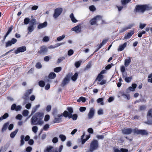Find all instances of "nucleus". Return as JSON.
Returning <instances> with one entry per match:
<instances>
[{
    "label": "nucleus",
    "instance_id": "f257e3e1",
    "mask_svg": "<svg viewBox=\"0 0 152 152\" xmlns=\"http://www.w3.org/2000/svg\"><path fill=\"white\" fill-rule=\"evenodd\" d=\"M43 117V113L40 112L36 113L31 120V124L32 125H42L44 124L42 120Z\"/></svg>",
    "mask_w": 152,
    "mask_h": 152
},
{
    "label": "nucleus",
    "instance_id": "f03ea898",
    "mask_svg": "<svg viewBox=\"0 0 152 152\" xmlns=\"http://www.w3.org/2000/svg\"><path fill=\"white\" fill-rule=\"evenodd\" d=\"M152 8L148 5H142L136 6L135 9L136 12H143L145 10H149Z\"/></svg>",
    "mask_w": 152,
    "mask_h": 152
},
{
    "label": "nucleus",
    "instance_id": "7ed1b4c3",
    "mask_svg": "<svg viewBox=\"0 0 152 152\" xmlns=\"http://www.w3.org/2000/svg\"><path fill=\"white\" fill-rule=\"evenodd\" d=\"M99 147L98 141L96 140H92L90 144L89 151L87 152H92L93 151L97 149Z\"/></svg>",
    "mask_w": 152,
    "mask_h": 152
},
{
    "label": "nucleus",
    "instance_id": "20e7f679",
    "mask_svg": "<svg viewBox=\"0 0 152 152\" xmlns=\"http://www.w3.org/2000/svg\"><path fill=\"white\" fill-rule=\"evenodd\" d=\"M99 21H101L102 22H103L102 17L100 16L97 15L92 19L90 21V23L91 25H94L96 24Z\"/></svg>",
    "mask_w": 152,
    "mask_h": 152
},
{
    "label": "nucleus",
    "instance_id": "39448f33",
    "mask_svg": "<svg viewBox=\"0 0 152 152\" xmlns=\"http://www.w3.org/2000/svg\"><path fill=\"white\" fill-rule=\"evenodd\" d=\"M63 11V8L61 7L57 8L55 9L53 15V18L55 19H57L61 14Z\"/></svg>",
    "mask_w": 152,
    "mask_h": 152
},
{
    "label": "nucleus",
    "instance_id": "423d86ee",
    "mask_svg": "<svg viewBox=\"0 0 152 152\" xmlns=\"http://www.w3.org/2000/svg\"><path fill=\"white\" fill-rule=\"evenodd\" d=\"M133 133L142 135H147L148 134L147 132L145 130H138L136 129H133Z\"/></svg>",
    "mask_w": 152,
    "mask_h": 152
},
{
    "label": "nucleus",
    "instance_id": "0eeeda50",
    "mask_svg": "<svg viewBox=\"0 0 152 152\" xmlns=\"http://www.w3.org/2000/svg\"><path fill=\"white\" fill-rule=\"evenodd\" d=\"M70 75H68L66 76L62 81L61 84V86L63 87L69 83L70 80Z\"/></svg>",
    "mask_w": 152,
    "mask_h": 152
},
{
    "label": "nucleus",
    "instance_id": "6e6552de",
    "mask_svg": "<svg viewBox=\"0 0 152 152\" xmlns=\"http://www.w3.org/2000/svg\"><path fill=\"white\" fill-rule=\"evenodd\" d=\"M48 51V48L45 46H41L40 49V50L38 52V53L40 54H45L47 53Z\"/></svg>",
    "mask_w": 152,
    "mask_h": 152
},
{
    "label": "nucleus",
    "instance_id": "1a4fd4ad",
    "mask_svg": "<svg viewBox=\"0 0 152 152\" xmlns=\"http://www.w3.org/2000/svg\"><path fill=\"white\" fill-rule=\"evenodd\" d=\"M17 41V40L14 38H12L11 40L7 41L6 43V47L11 46L12 45L15 44Z\"/></svg>",
    "mask_w": 152,
    "mask_h": 152
},
{
    "label": "nucleus",
    "instance_id": "9d476101",
    "mask_svg": "<svg viewBox=\"0 0 152 152\" xmlns=\"http://www.w3.org/2000/svg\"><path fill=\"white\" fill-rule=\"evenodd\" d=\"M122 132L124 134H129L132 132H133V129L131 128H124L122 129Z\"/></svg>",
    "mask_w": 152,
    "mask_h": 152
},
{
    "label": "nucleus",
    "instance_id": "9b49d317",
    "mask_svg": "<svg viewBox=\"0 0 152 152\" xmlns=\"http://www.w3.org/2000/svg\"><path fill=\"white\" fill-rule=\"evenodd\" d=\"M22 108V107L20 105L16 106L15 104H13L11 106V109L12 110H15L16 111L20 110Z\"/></svg>",
    "mask_w": 152,
    "mask_h": 152
},
{
    "label": "nucleus",
    "instance_id": "f8f14e48",
    "mask_svg": "<svg viewBox=\"0 0 152 152\" xmlns=\"http://www.w3.org/2000/svg\"><path fill=\"white\" fill-rule=\"evenodd\" d=\"M26 50V47L25 46L20 47L15 51V53L16 54H18L20 52H23Z\"/></svg>",
    "mask_w": 152,
    "mask_h": 152
},
{
    "label": "nucleus",
    "instance_id": "ddd939ff",
    "mask_svg": "<svg viewBox=\"0 0 152 152\" xmlns=\"http://www.w3.org/2000/svg\"><path fill=\"white\" fill-rule=\"evenodd\" d=\"M95 113V110L93 108H91L88 114V118L91 119L93 117Z\"/></svg>",
    "mask_w": 152,
    "mask_h": 152
},
{
    "label": "nucleus",
    "instance_id": "4468645a",
    "mask_svg": "<svg viewBox=\"0 0 152 152\" xmlns=\"http://www.w3.org/2000/svg\"><path fill=\"white\" fill-rule=\"evenodd\" d=\"M72 31L77 33L80 32L81 31V26L80 25L77 26L72 28Z\"/></svg>",
    "mask_w": 152,
    "mask_h": 152
},
{
    "label": "nucleus",
    "instance_id": "2eb2a0df",
    "mask_svg": "<svg viewBox=\"0 0 152 152\" xmlns=\"http://www.w3.org/2000/svg\"><path fill=\"white\" fill-rule=\"evenodd\" d=\"M127 45V42H125L123 44L120 45L118 48V51H121L124 50L126 47Z\"/></svg>",
    "mask_w": 152,
    "mask_h": 152
},
{
    "label": "nucleus",
    "instance_id": "dca6fc26",
    "mask_svg": "<svg viewBox=\"0 0 152 152\" xmlns=\"http://www.w3.org/2000/svg\"><path fill=\"white\" fill-rule=\"evenodd\" d=\"M63 116L62 114H58L57 115V117H55L54 118V122L55 123H59L61 121V117Z\"/></svg>",
    "mask_w": 152,
    "mask_h": 152
},
{
    "label": "nucleus",
    "instance_id": "f3484780",
    "mask_svg": "<svg viewBox=\"0 0 152 152\" xmlns=\"http://www.w3.org/2000/svg\"><path fill=\"white\" fill-rule=\"evenodd\" d=\"M134 31H132L130 32H129L127 34H125V36L123 39H127L130 38L134 34Z\"/></svg>",
    "mask_w": 152,
    "mask_h": 152
},
{
    "label": "nucleus",
    "instance_id": "a211bd4d",
    "mask_svg": "<svg viewBox=\"0 0 152 152\" xmlns=\"http://www.w3.org/2000/svg\"><path fill=\"white\" fill-rule=\"evenodd\" d=\"M147 118L148 121L152 120V109H150L148 112Z\"/></svg>",
    "mask_w": 152,
    "mask_h": 152
},
{
    "label": "nucleus",
    "instance_id": "6ab92c4d",
    "mask_svg": "<svg viewBox=\"0 0 152 152\" xmlns=\"http://www.w3.org/2000/svg\"><path fill=\"white\" fill-rule=\"evenodd\" d=\"M47 26V23L46 22H45L39 24L37 28L38 29H41L45 28Z\"/></svg>",
    "mask_w": 152,
    "mask_h": 152
},
{
    "label": "nucleus",
    "instance_id": "aec40b11",
    "mask_svg": "<svg viewBox=\"0 0 152 152\" xmlns=\"http://www.w3.org/2000/svg\"><path fill=\"white\" fill-rule=\"evenodd\" d=\"M128 151L127 149L124 148H121L120 150L117 148L114 149V152H127Z\"/></svg>",
    "mask_w": 152,
    "mask_h": 152
},
{
    "label": "nucleus",
    "instance_id": "412c9836",
    "mask_svg": "<svg viewBox=\"0 0 152 152\" xmlns=\"http://www.w3.org/2000/svg\"><path fill=\"white\" fill-rule=\"evenodd\" d=\"M9 125V123L7 122L4 124L1 129V132H3L5 131L7 129Z\"/></svg>",
    "mask_w": 152,
    "mask_h": 152
},
{
    "label": "nucleus",
    "instance_id": "4be33fe9",
    "mask_svg": "<svg viewBox=\"0 0 152 152\" xmlns=\"http://www.w3.org/2000/svg\"><path fill=\"white\" fill-rule=\"evenodd\" d=\"M53 147L51 146H49L47 147L44 149V152H52Z\"/></svg>",
    "mask_w": 152,
    "mask_h": 152
},
{
    "label": "nucleus",
    "instance_id": "5701e85b",
    "mask_svg": "<svg viewBox=\"0 0 152 152\" xmlns=\"http://www.w3.org/2000/svg\"><path fill=\"white\" fill-rule=\"evenodd\" d=\"M131 61V59L130 57H128V58L125 60L124 61V65L125 66L127 67L129 65Z\"/></svg>",
    "mask_w": 152,
    "mask_h": 152
},
{
    "label": "nucleus",
    "instance_id": "b1692460",
    "mask_svg": "<svg viewBox=\"0 0 152 152\" xmlns=\"http://www.w3.org/2000/svg\"><path fill=\"white\" fill-rule=\"evenodd\" d=\"M34 26L29 25V26L27 28V30L28 31V34H30L34 31Z\"/></svg>",
    "mask_w": 152,
    "mask_h": 152
},
{
    "label": "nucleus",
    "instance_id": "393cba45",
    "mask_svg": "<svg viewBox=\"0 0 152 152\" xmlns=\"http://www.w3.org/2000/svg\"><path fill=\"white\" fill-rule=\"evenodd\" d=\"M70 17L71 20L73 23H76L77 22V20L75 19L73 13H71L70 14Z\"/></svg>",
    "mask_w": 152,
    "mask_h": 152
},
{
    "label": "nucleus",
    "instance_id": "a878e982",
    "mask_svg": "<svg viewBox=\"0 0 152 152\" xmlns=\"http://www.w3.org/2000/svg\"><path fill=\"white\" fill-rule=\"evenodd\" d=\"M40 106V105L39 104H38L36 105L34 107L32 110L31 114H33L37 110V109L39 108Z\"/></svg>",
    "mask_w": 152,
    "mask_h": 152
},
{
    "label": "nucleus",
    "instance_id": "bb28decb",
    "mask_svg": "<svg viewBox=\"0 0 152 152\" xmlns=\"http://www.w3.org/2000/svg\"><path fill=\"white\" fill-rule=\"evenodd\" d=\"M63 116H64L65 117H68L69 118H72V116L70 115V114L67 111H65L62 114Z\"/></svg>",
    "mask_w": 152,
    "mask_h": 152
},
{
    "label": "nucleus",
    "instance_id": "cd10ccee",
    "mask_svg": "<svg viewBox=\"0 0 152 152\" xmlns=\"http://www.w3.org/2000/svg\"><path fill=\"white\" fill-rule=\"evenodd\" d=\"M137 85L134 83L132 85V86L129 87V89L131 91H134L135 90V89L136 88Z\"/></svg>",
    "mask_w": 152,
    "mask_h": 152
},
{
    "label": "nucleus",
    "instance_id": "c85d7f7f",
    "mask_svg": "<svg viewBox=\"0 0 152 152\" xmlns=\"http://www.w3.org/2000/svg\"><path fill=\"white\" fill-rule=\"evenodd\" d=\"M103 78V76L102 75H100L99 74L98 75V76L97 77L96 79L94 82L96 81L97 80L98 81V82H100L101 81V80H102Z\"/></svg>",
    "mask_w": 152,
    "mask_h": 152
},
{
    "label": "nucleus",
    "instance_id": "c756f323",
    "mask_svg": "<svg viewBox=\"0 0 152 152\" xmlns=\"http://www.w3.org/2000/svg\"><path fill=\"white\" fill-rule=\"evenodd\" d=\"M18 129H16L15 131L12 132L10 134V137L12 138H14L18 132Z\"/></svg>",
    "mask_w": 152,
    "mask_h": 152
},
{
    "label": "nucleus",
    "instance_id": "7c9ffc66",
    "mask_svg": "<svg viewBox=\"0 0 152 152\" xmlns=\"http://www.w3.org/2000/svg\"><path fill=\"white\" fill-rule=\"evenodd\" d=\"M56 76V75L54 72H51L48 76V77L49 78L51 79H53Z\"/></svg>",
    "mask_w": 152,
    "mask_h": 152
},
{
    "label": "nucleus",
    "instance_id": "2f4dec72",
    "mask_svg": "<svg viewBox=\"0 0 152 152\" xmlns=\"http://www.w3.org/2000/svg\"><path fill=\"white\" fill-rule=\"evenodd\" d=\"M32 89H29L26 91L24 95L25 97H28L32 93Z\"/></svg>",
    "mask_w": 152,
    "mask_h": 152
},
{
    "label": "nucleus",
    "instance_id": "473e14b6",
    "mask_svg": "<svg viewBox=\"0 0 152 152\" xmlns=\"http://www.w3.org/2000/svg\"><path fill=\"white\" fill-rule=\"evenodd\" d=\"M8 116V114L7 113H5L4 115L1 116L0 117V121H2L4 119H6Z\"/></svg>",
    "mask_w": 152,
    "mask_h": 152
},
{
    "label": "nucleus",
    "instance_id": "72a5a7b5",
    "mask_svg": "<svg viewBox=\"0 0 152 152\" xmlns=\"http://www.w3.org/2000/svg\"><path fill=\"white\" fill-rule=\"evenodd\" d=\"M24 136L23 135H21L20 136V146L23 145L24 144Z\"/></svg>",
    "mask_w": 152,
    "mask_h": 152
},
{
    "label": "nucleus",
    "instance_id": "f704fd0d",
    "mask_svg": "<svg viewBox=\"0 0 152 152\" xmlns=\"http://www.w3.org/2000/svg\"><path fill=\"white\" fill-rule=\"evenodd\" d=\"M59 137L60 138L61 140L63 142L65 141L66 139V136L62 134L59 135Z\"/></svg>",
    "mask_w": 152,
    "mask_h": 152
},
{
    "label": "nucleus",
    "instance_id": "c9c22d12",
    "mask_svg": "<svg viewBox=\"0 0 152 152\" xmlns=\"http://www.w3.org/2000/svg\"><path fill=\"white\" fill-rule=\"evenodd\" d=\"M78 74L77 73H75L74 75L71 77V79L73 81H75L77 79Z\"/></svg>",
    "mask_w": 152,
    "mask_h": 152
},
{
    "label": "nucleus",
    "instance_id": "e433bc0d",
    "mask_svg": "<svg viewBox=\"0 0 152 152\" xmlns=\"http://www.w3.org/2000/svg\"><path fill=\"white\" fill-rule=\"evenodd\" d=\"M131 0H121V2L123 5H126Z\"/></svg>",
    "mask_w": 152,
    "mask_h": 152
},
{
    "label": "nucleus",
    "instance_id": "4c0bfd02",
    "mask_svg": "<svg viewBox=\"0 0 152 152\" xmlns=\"http://www.w3.org/2000/svg\"><path fill=\"white\" fill-rule=\"evenodd\" d=\"M103 100V99L102 98H100L97 100V102L98 103H100V104L102 105L104 104Z\"/></svg>",
    "mask_w": 152,
    "mask_h": 152
},
{
    "label": "nucleus",
    "instance_id": "58836bf2",
    "mask_svg": "<svg viewBox=\"0 0 152 152\" xmlns=\"http://www.w3.org/2000/svg\"><path fill=\"white\" fill-rule=\"evenodd\" d=\"M29 113V111L26 110H23L22 112V114L24 116H27L28 115Z\"/></svg>",
    "mask_w": 152,
    "mask_h": 152
},
{
    "label": "nucleus",
    "instance_id": "ea45409f",
    "mask_svg": "<svg viewBox=\"0 0 152 152\" xmlns=\"http://www.w3.org/2000/svg\"><path fill=\"white\" fill-rule=\"evenodd\" d=\"M36 23V20L35 19H32L31 20L29 25L34 26Z\"/></svg>",
    "mask_w": 152,
    "mask_h": 152
},
{
    "label": "nucleus",
    "instance_id": "a19ab883",
    "mask_svg": "<svg viewBox=\"0 0 152 152\" xmlns=\"http://www.w3.org/2000/svg\"><path fill=\"white\" fill-rule=\"evenodd\" d=\"M65 35L63 34L62 36H60L58 37L57 38V40L58 41H60L63 40L65 38Z\"/></svg>",
    "mask_w": 152,
    "mask_h": 152
},
{
    "label": "nucleus",
    "instance_id": "79ce46f5",
    "mask_svg": "<svg viewBox=\"0 0 152 152\" xmlns=\"http://www.w3.org/2000/svg\"><path fill=\"white\" fill-rule=\"evenodd\" d=\"M90 137V135H87L86 136V138L85 139H82V144H84L86 141H87Z\"/></svg>",
    "mask_w": 152,
    "mask_h": 152
},
{
    "label": "nucleus",
    "instance_id": "37998d69",
    "mask_svg": "<svg viewBox=\"0 0 152 152\" xmlns=\"http://www.w3.org/2000/svg\"><path fill=\"white\" fill-rule=\"evenodd\" d=\"M61 67H57L54 69V71L56 72H58L61 71Z\"/></svg>",
    "mask_w": 152,
    "mask_h": 152
},
{
    "label": "nucleus",
    "instance_id": "c03bdc74",
    "mask_svg": "<svg viewBox=\"0 0 152 152\" xmlns=\"http://www.w3.org/2000/svg\"><path fill=\"white\" fill-rule=\"evenodd\" d=\"M38 130V128L36 126H34L32 128V130L35 133H36Z\"/></svg>",
    "mask_w": 152,
    "mask_h": 152
},
{
    "label": "nucleus",
    "instance_id": "a18cd8bd",
    "mask_svg": "<svg viewBox=\"0 0 152 152\" xmlns=\"http://www.w3.org/2000/svg\"><path fill=\"white\" fill-rule=\"evenodd\" d=\"M67 109L69 111V113L70 114V115L72 116V113H73V109L71 107H68L67 108Z\"/></svg>",
    "mask_w": 152,
    "mask_h": 152
},
{
    "label": "nucleus",
    "instance_id": "49530a36",
    "mask_svg": "<svg viewBox=\"0 0 152 152\" xmlns=\"http://www.w3.org/2000/svg\"><path fill=\"white\" fill-rule=\"evenodd\" d=\"M82 62L81 61H80L75 63V65L76 68H77L80 66Z\"/></svg>",
    "mask_w": 152,
    "mask_h": 152
},
{
    "label": "nucleus",
    "instance_id": "de8ad7c7",
    "mask_svg": "<svg viewBox=\"0 0 152 152\" xmlns=\"http://www.w3.org/2000/svg\"><path fill=\"white\" fill-rule=\"evenodd\" d=\"M50 127V125L48 124H46L43 127V129L45 131H47Z\"/></svg>",
    "mask_w": 152,
    "mask_h": 152
},
{
    "label": "nucleus",
    "instance_id": "09e8293b",
    "mask_svg": "<svg viewBox=\"0 0 152 152\" xmlns=\"http://www.w3.org/2000/svg\"><path fill=\"white\" fill-rule=\"evenodd\" d=\"M39 84L40 87H42L45 86V83L44 81L41 80L39 82Z\"/></svg>",
    "mask_w": 152,
    "mask_h": 152
},
{
    "label": "nucleus",
    "instance_id": "8fccbe9b",
    "mask_svg": "<svg viewBox=\"0 0 152 152\" xmlns=\"http://www.w3.org/2000/svg\"><path fill=\"white\" fill-rule=\"evenodd\" d=\"M106 82V80H101V82H97L98 84H99L100 85H103V84H105Z\"/></svg>",
    "mask_w": 152,
    "mask_h": 152
},
{
    "label": "nucleus",
    "instance_id": "3c124183",
    "mask_svg": "<svg viewBox=\"0 0 152 152\" xmlns=\"http://www.w3.org/2000/svg\"><path fill=\"white\" fill-rule=\"evenodd\" d=\"M30 22V19L28 18H25L24 20V23L25 24H28Z\"/></svg>",
    "mask_w": 152,
    "mask_h": 152
},
{
    "label": "nucleus",
    "instance_id": "603ef678",
    "mask_svg": "<svg viewBox=\"0 0 152 152\" xmlns=\"http://www.w3.org/2000/svg\"><path fill=\"white\" fill-rule=\"evenodd\" d=\"M49 40V38L47 36H45L44 37L42 40V41L44 42H48Z\"/></svg>",
    "mask_w": 152,
    "mask_h": 152
},
{
    "label": "nucleus",
    "instance_id": "864d4df0",
    "mask_svg": "<svg viewBox=\"0 0 152 152\" xmlns=\"http://www.w3.org/2000/svg\"><path fill=\"white\" fill-rule=\"evenodd\" d=\"M89 10L92 11H94L96 10V8L94 5H91L89 7Z\"/></svg>",
    "mask_w": 152,
    "mask_h": 152
},
{
    "label": "nucleus",
    "instance_id": "5fc2aeb1",
    "mask_svg": "<svg viewBox=\"0 0 152 152\" xmlns=\"http://www.w3.org/2000/svg\"><path fill=\"white\" fill-rule=\"evenodd\" d=\"M122 96L124 98L128 100H129L130 99V96L129 95L124 94H123Z\"/></svg>",
    "mask_w": 152,
    "mask_h": 152
},
{
    "label": "nucleus",
    "instance_id": "6e6d98bb",
    "mask_svg": "<svg viewBox=\"0 0 152 152\" xmlns=\"http://www.w3.org/2000/svg\"><path fill=\"white\" fill-rule=\"evenodd\" d=\"M36 67L37 68L40 69L42 67V66L40 63L38 62L36 64Z\"/></svg>",
    "mask_w": 152,
    "mask_h": 152
},
{
    "label": "nucleus",
    "instance_id": "4d7b16f0",
    "mask_svg": "<svg viewBox=\"0 0 152 152\" xmlns=\"http://www.w3.org/2000/svg\"><path fill=\"white\" fill-rule=\"evenodd\" d=\"M132 79V77H126L125 78V80L127 83H129L130 81Z\"/></svg>",
    "mask_w": 152,
    "mask_h": 152
},
{
    "label": "nucleus",
    "instance_id": "13d9d810",
    "mask_svg": "<svg viewBox=\"0 0 152 152\" xmlns=\"http://www.w3.org/2000/svg\"><path fill=\"white\" fill-rule=\"evenodd\" d=\"M50 119V116L48 115H46L45 117L44 121H48Z\"/></svg>",
    "mask_w": 152,
    "mask_h": 152
},
{
    "label": "nucleus",
    "instance_id": "bf43d9fd",
    "mask_svg": "<svg viewBox=\"0 0 152 152\" xmlns=\"http://www.w3.org/2000/svg\"><path fill=\"white\" fill-rule=\"evenodd\" d=\"M127 29H128V28L127 27H124L121 29V30L120 31V32L121 33H123L126 31Z\"/></svg>",
    "mask_w": 152,
    "mask_h": 152
},
{
    "label": "nucleus",
    "instance_id": "052dcab7",
    "mask_svg": "<svg viewBox=\"0 0 152 152\" xmlns=\"http://www.w3.org/2000/svg\"><path fill=\"white\" fill-rule=\"evenodd\" d=\"M65 59V58L64 57H62L60 58H58L57 60V63H59L61 62L62 61H63Z\"/></svg>",
    "mask_w": 152,
    "mask_h": 152
},
{
    "label": "nucleus",
    "instance_id": "680f3d73",
    "mask_svg": "<svg viewBox=\"0 0 152 152\" xmlns=\"http://www.w3.org/2000/svg\"><path fill=\"white\" fill-rule=\"evenodd\" d=\"M22 116L20 114L18 115L16 117V118L17 119L20 120L22 119Z\"/></svg>",
    "mask_w": 152,
    "mask_h": 152
},
{
    "label": "nucleus",
    "instance_id": "e2e57ef3",
    "mask_svg": "<svg viewBox=\"0 0 152 152\" xmlns=\"http://www.w3.org/2000/svg\"><path fill=\"white\" fill-rule=\"evenodd\" d=\"M52 142L54 143H57L58 142V139L57 137H54L52 140Z\"/></svg>",
    "mask_w": 152,
    "mask_h": 152
},
{
    "label": "nucleus",
    "instance_id": "0e129e2a",
    "mask_svg": "<svg viewBox=\"0 0 152 152\" xmlns=\"http://www.w3.org/2000/svg\"><path fill=\"white\" fill-rule=\"evenodd\" d=\"M73 53V51L72 50H69L68 53V54L69 56H71L72 55Z\"/></svg>",
    "mask_w": 152,
    "mask_h": 152
},
{
    "label": "nucleus",
    "instance_id": "69168bd1",
    "mask_svg": "<svg viewBox=\"0 0 152 152\" xmlns=\"http://www.w3.org/2000/svg\"><path fill=\"white\" fill-rule=\"evenodd\" d=\"M77 115L76 114H74L72 116V118L73 120H76L77 118Z\"/></svg>",
    "mask_w": 152,
    "mask_h": 152
},
{
    "label": "nucleus",
    "instance_id": "338daca9",
    "mask_svg": "<svg viewBox=\"0 0 152 152\" xmlns=\"http://www.w3.org/2000/svg\"><path fill=\"white\" fill-rule=\"evenodd\" d=\"M32 148L30 146L26 148V151L27 152H30L32 151Z\"/></svg>",
    "mask_w": 152,
    "mask_h": 152
},
{
    "label": "nucleus",
    "instance_id": "774afa93",
    "mask_svg": "<svg viewBox=\"0 0 152 152\" xmlns=\"http://www.w3.org/2000/svg\"><path fill=\"white\" fill-rule=\"evenodd\" d=\"M146 26L145 24L140 23V25L139 27L141 29H143Z\"/></svg>",
    "mask_w": 152,
    "mask_h": 152
}]
</instances>
